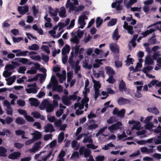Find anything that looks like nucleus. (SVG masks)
Listing matches in <instances>:
<instances>
[{
    "label": "nucleus",
    "mask_w": 161,
    "mask_h": 161,
    "mask_svg": "<svg viewBox=\"0 0 161 161\" xmlns=\"http://www.w3.org/2000/svg\"><path fill=\"white\" fill-rule=\"evenodd\" d=\"M87 16L85 14L80 16L78 19V28L83 29L86 24L85 20L87 19Z\"/></svg>",
    "instance_id": "nucleus-4"
},
{
    "label": "nucleus",
    "mask_w": 161,
    "mask_h": 161,
    "mask_svg": "<svg viewBox=\"0 0 161 161\" xmlns=\"http://www.w3.org/2000/svg\"><path fill=\"white\" fill-rule=\"evenodd\" d=\"M146 123L145 128L146 129L150 130L153 127V124L152 122H148Z\"/></svg>",
    "instance_id": "nucleus-59"
},
{
    "label": "nucleus",
    "mask_w": 161,
    "mask_h": 161,
    "mask_svg": "<svg viewBox=\"0 0 161 161\" xmlns=\"http://www.w3.org/2000/svg\"><path fill=\"white\" fill-rule=\"evenodd\" d=\"M42 105L44 108H46V110L47 112H51L54 110V108L53 105L50 103L47 100H44L42 102Z\"/></svg>",
    "instance_id": "nucleus-6"
},
{
    "label": "nucleus",
    "mask_w": 161,
    "mask_h": 161,
    "mask_svg": "<svg viewBox=\"0 0 161 161\" xmlns=\"http://www.w3.org/2000/svg\"><path fill=\"white\" fill-rule=\"evenodd\" d=\"M47 74L46 73L44 74H38L36 76L32 78L28 79L27 81L28 82H31L33 81L36 80L38 77H39L41 82H43L46 77Z\"/></svg>",
    "instance_id": "nucleus-10"
},
{
    "label": "nucleus",
    "mask_w": 161,
    "mask_h": 161,
    "mask_svg": "<svg viewBox=\"0 0 161 161\" xmlns=\"http://www.w3.org/2000/svg\"><path fill=\"white\" fill-rule=\"evenodd\" d=\"M58 81L56 79L55 76L52 75L49 84L47 85V87L48 89H50L53 86V91H58L59 92H61L63 91V88L61 85H58Z\"/></svg>",
    "instance_id": "nucleus-2"
},
{
    "label": "nucleus",
    "mask_w": 161,
    "mask_h": 161,
    "mask_svg": "<svg viewBox=\"0 0 161 161\" xmlns=\"http://www.w3.org/2000/svg\"><path fill=\"white\" fill-rule=\"evenodd\" d=\"M26 69V67L24 66H20L19 67L18 71L19 73L24 74Z\"/></svg>",
    "instance_id": "nucleus-62"
},
{
    "label": "nucleus",
    "mask_w": 161,
    "mask_h": 161,
    "mask_svg": "<svg viewBox=\"0 0 161 161\" xmlns=\"http://www.w3.org/2000/svg\"><path fill=\"white\" fill-rule=\"evenodd\" d=\"M21 153L19 152H14L8 155V158L11 159H15L19 157Z\"/></svg>",
    "instance_id": "nucleus-19"
},
{
    "label": "nucleus",
    "mask_w": 161,
    "mask_h": 161,
    "mask_svg": "<svg viewBox=\"0 0 161 161\" xmlns=\"http://www.w3.org/2000/svg\"><path fill=\"white\" fill-rule=\"evenodd\" d=\"M137 0H130L127 3L125 4V5L127 8H130L134 3L136 2Z\"/></svg>",
    "instance_id": "nucleus-42"
},
{
    "label": "nucleus",
    "mask_w": 161,
    "mask_h": 161,
    "mask_svg": "<svg viewBox=\"0 0 161 161\" xmlns=\"http://www.w3.org/2000/svg\"><path fill=\"white\" fill-rule=\"evenodd\" d=\"M125 87H126L125 83L123 80H122L120 81L119 85V90L120 91H122V89H124Z\"/></svg>",
    "instance_id": "nucleus-41"
},
{
    "label": "nucleus",
    "mask_w": 161,
    "mask_h": 161,
    "mask_svg": "<svg viewBox=\"0 0 161 161\" xmlns=\"http://www.w3.org/2000/svg\"><path fill=\"white\" fill-rule=\"evenodd\" d=\"M94 75L95 77L98 78L99 77L102 76L103 77H104V72L103 71H100L98 73H94Z\"/></svg>",
    "instance_id": "nucleus-45"
},
{
    "label": "nucleus",
    "mask_w": 161,
    "mask_h": 161,
    "mask_svg": "<svg viewBox=\"0 0 161 161\" xmlns=\"http://www.w3.org/2000/svg\"><path fill=\"white\" fill-rule=\"evenodd\" d=\"M89 101V99L87 97L85 96L84 98L81 100L80 103H75L74 106V108L75 109L77 107H78L79 109H77L75 113L77 115H79L83 114V111L81 110V109L84 108L85 106L86 109L85 111L86 110V109L88 108V103Z\"/></svg>",
    "instance_id": "nucleus-1"
},
{
    "label": "nucleus",
    "mask_w": 161,
    "mask_h": 161,
    "mask_svg": "<svg viewBox=\"0 0 161 161\" xmlns=\"http://www.w3.org/2000/svg\"><path fill=\"white\" fill-rule=\"evenodd\" d=\"M49 13L50 16L51 17L56 16L57 15V13L59 11V9L58 8H55L54 9L51 7H48Z\"/></svg>",
    "instance_id": "nucleus-18"
},
{
    "label": "nucleus",
    "mask_w": 161,
    "mask_h": 161,
    "mask_svg": "<svg viewBox=\"0 0 161 161\" xmlns=\"http://www.w3.org/2000/svg\"><path fill=\"white\" fill-rule=\"evenodd\" d=\"M31 134L33 136V138L35 140L40 139L42 135L40 132L36 130H34L33 132L31 133Z\"/></svg>",
    "instance_id": "nucleus-15"
},
{
    "label": "nucleus",
    "mask_w": 161,
    "mask_h": 161,
    "mask_svg": "<svg viewBox=\"0 0 161 161\" xmlns=\"http://www.w3.org/2000/svg\"><path fill=\"white\" fill-rule=\"evenodd\" d=\"M84 143L87 142H91V143L88 144L87 145V147L88 148H90L92 149H95L98 147V146H96L94 144L92 143L93 142H83Z\"/></svg>",
    "instance_id": "nucleus-35"
},
{
    "label": "nucleus",
    "mask_w": 161,
    "mask_h": 161,
    "mask_svg": "<svg viewBox=\"0 0 161 161\" xmlns=\"http://www.w3.org/2000/svg\"><path fill=\"white\" fill-rule=\"evenodd\" d=\"M114 145L111 142H110L108 144L104 146V147H103L102 149L105 150H107L109 149L110 147H114Z\"/></svg>",
    "instance_id": "nucleus-54"
},
{
    "label": "nucleus",
    "mask_w": 161,
    "mask_h": 161,
    "mask_svg": "<svg viewBox=\"0 0 161 161\" xmlns=\"http://www.w3.org/2000/svg\"><path fill=\"white\" fill-rule=\"evenodd\" d=\"M56 75L59 78V82L61 83H62L64 80H66V75H62L58 73H56Z\"/></svg>",
    "instance_id": "nucleus-33"
},
{
    "label": "nucleus",
    "mask_w": 161,
    "mask_h": 161,
    "mask_svg": "<svg viewBox=\"0 0 161 161\" xmlns=\"http://www.w3.org/2000/svg\"><path fill=\"white\" fill-rule=\"evenodd\" d=\"M29 53L27 51H22L19 52V53L16 54V56H25L27 55V53Z\"/></svg>",
    "instance_id": "nucleus-43"
},
{
    "label": "nucleus",
    "mask_w": 161,
    "mask_h": 161,
    "mask_svg": "<svg viewBox=\"0 0 161 161\" xmlns=\"http://www.w3.org/2000/svg\"><path fill=\"white\" fill-rule=\"evenodd\" d=\"M84 140L83 141H91V136L89 134H84Z\"/></svg>",
    "instance_id": "nucleus-52"
},
{
    "label": "nucleus",
    "mask_w": 161,
    "mask_h": 161,
    "mask_svg": "<svg viewBox=\"0 0 161 161\" xmlns=\"http://www.w3.org/2000/svg\"><path fill=\"white\" fill-rule=\"evenodd\" d=\"M63 103L66 105H69L71 104V100L69 96H64L62 98Z\"/></svg>",
    "instance_id": "nucleus-20"
},
{
    "label": "nucleus",
    "mask_w": 161,
    "mask_h": 161,
    "mask_svg": "<svg viewBox=\"0 0 161 161\" xmlns=\"http://www.w3.org/2000/svg\"><path fill=\"white\" fill-rule=\"evenodd\" d=\"M5 68L6 70L11 71L14 68V66L12 65L7 64L6 65Z\"/></svg>",
    "instance_id": "nucleus-57"
},
{
    "label": "nucleus",
    "mask_w": 161,
    "mask_h": 161,
    "mask_svg": "<svg viewBox=\"0 0 161 161\" xmlns=\"http://www.w3.org/2000/svg\"><path fill=\"white\" fill-rule=\"evenodd\" d=\"M155 29H151L149 30H147L145 32L142 33V35H143V36H140L137 39V41L138 42H140V40L142 39V38L143 37H145L148 35L151 34L155 31Z\"/></svg>",
    "instance_id": "nucleus-14"
},
{
    "label": "nucleus",
    "mask_w": 161,
    "mask_h": 161,
    "mask_svg": "<svg viewBox=\"0 0 161 161\" xmlns=\"http://www.w3.org/2000/svg\"><path fill=\"white\" fill-rule=\"evenodd\" d=\"M66 7L67 8H69V12L75 11H80L83 10L84 7L82 5L79 6L77 8L75 7L73 4L70 2V0H67L66 4Z\"/></svg>",
    "instance_id": "nucleus-3"
},
{
    "label": "nucleus",
    "mask_w": 161,
    "mask_h": 161,
    "mask_svg": "<svg viewBox=\"0 0 161 161\" xmlns=\"http://www.w3.org/2000/svg\"><path fill=\"white\" fill-rule=\"evenodd\" d=\"M92 81L94 83V87L95 89V98L96 99L98 97L99 94V89L101 85L99 82L95 80L93 78Z\"/></svg>",
    "instance_id": "nucleus-7"
},
{
    "label": "nucleus",
    "mask_w": 161,
    "mask_h": 161,
    "mask_svg": "<svg viewBox=\"0 0 161 161\" xmlns=\"http://www.w3.org/2000/svg\"><path fill=\"white\" fill-rule=\"evenodd\" d=\"M118 34V31L117 28L114 31L112 35V37L113 40L117 41L120 37Z\"/></svg>",
    "instance_id": "nucleus-27"
},
{
    "label": "nucleus",
    "mask_w": 161,
    "mask_h": 161,
    "mask_svg": "<svg viewBox=\"0 0 161 161\" xmlns=\"http://www.w3.org/2000/svg\"><path fill=\"white\" fill-rule=\"evenodd\" d=\"M76 56L75 55L74 52H72L71 53V56L69 57V63L71 65H73L74 64V61L73 60V58Z\"/></svg>",
    "instance_id": "nucleus-48"
},
{
    "label": "nucleus",
    "mask_w": 161,
    "mask_h": 161,
    "mask_svg": "<svg viewBox=\"0 0 161 161\" xmlns=\"http://www.w3.org/2000/svg\"><path fill=\"white\" fill-rule=\"evenodd\" d=\"M42 142H37L30 149V152L31 153H35L37 151L40 147V145Z\"/></svg>",
    "instance_id": "nucleus-13"
},
{
    "label": "nucleus",
    "mask_w": 161,
    "mask_h": 161,
    "mask_svg": "<svg viewBox=\"0 0 161 161\" xmlns=\"http://www.w3.org/2000/svg\"><path fill=\"white\" fill-rule=\"evenodd\" d=\"M107 128V127L105 126L103 128L100 129V130L96 134V136H98L100 135H102L104 136H106V135H105L104 134L103 132Z\"/></svg>",
    "instance_id": "nucleus-49"
},
{
    "label": "nucleus",
    "mask_w": 161,
    "mask_h": 161,
    "mask_svg": "<svg viewBox=\"0 0 161 161\" xmlns=\"http://www.w3.org/2000/svg\"><path fill=\"white\" fill-rule=\"evenodd\" d=\"M70 50L69 46L66 44L65 45L62 50V53L63 55H66L67 53H69Z\"/></svg>",
    "instance_id": "nucleus-26"
},
{
    "label": "nucleus",
    "mask_w": 161,
    "mask_h": 161,
    "mask_svg": "<svg viewBox=\"0 0 161 161\" xmlns=\"http://www.w3.org/2000/svg\"><path fill=\"white\" fill-rule=\"evenodd\" d=\"M161 56V54L160 52L159 51L154 53L152 56V57L154 60H156L157 59L158 57H160Z\"/></svg>",
    "instance_id": "nucleus-60"
},
{
    "label": "nucleus",
    "mask_w": 161,
    "mask_h": 161,
    "mask_svg": "<svg viewBox=\"0 0 161 161\" xmlns=\"http://www.w3.org/2000/svg\"><path fill=\"white\" fill-rule=\"evenodd\" d=\"M29 100L30 102V104L31 105L37 106L39 104V102L38 101L34 98H31L29 99Z\"/></svg>",
    "instance_id": "nucleus-30"
},
{
    "label": "nucleus",
    "mask_w": 161,
    "mask_h": 161,
    "mask_svg": "<svg viewBox=\"0 0 161 161\" xmlns=\"http://www.w3.org/2000/svg\"><path fill=\"white\" fill-rule=\"evenodd\" d=\"M138 36L137 35H134L133 39L131 40V43L132 46L134 47H135L136 46V43L135 42V41L137 38Z\"/></svg>",
    "instance_id": "nucleus-56"
},
{
    "label": "nucleus",
    "mask_w": 161,
    "mask_h": 161,
    "mask_svg": "<svg viewBox=\"0 0 161 161\" xmlns=\"http://www.w3.org/2000/svg\"><path fill=\"white\" fill-rule=\"evenodd\" d=\"M117 22L116 19H112L107 24V25L108 26H111L115 25Z\"/></svg>",
    "instance_id": "nucleus-40"
},
{
    "label": "nucleus",
    "mask_w": 161,
    "mask_h": 161,
    "mask_svg": "<svg viewBox=\"0 0 161 161\" xmlns=\"http://www.w3.org/2000/svg\"><path fill=\"white\" fill-rule=\"evenodd\" d=\"M75 19H73L71 21L69 25L67 27V30H70L72 29L75 25Z\"/></svg>",
    "instance_id": "nucleus-53"
},
{
    "label": "nucleus",
    "mask_w": 161,
    "mask_h": 161,
    "mask_svg": "<svg viewBox=\"0 0 161 161\" xmlns=\"http://www.w3.org/2000/svg\"><path fill=\"white\" fill-rule=\"evenodd\" d=\"M122 125V123L120 122H118L108 127V130L111 133H114L115 131L121 128Z\"/></svg>",
    "instance_id": "nucleus-9"
},
{
    "label": "nucleus",
    "mask_w": 161,
    "mask_h": 161,
    "mask_svg": "<svg viewBox=\"0 0 161 161\" xmlns=\"http://www.w3.org/2000/svg\"><path fill=\"white\" fill-rule=\"evenodd\" d=\"M15 122L18 124L22 125L25 123V121L22 118H18L16 119Z\"/></svg>",
    "instance_id": "nucleus-44"
},
{
    "label": "nucleus",
    "mask_w": 161,
    "mask_h": 161,
    "mask_svg": "<svg viewBox=\"0 0 161 161\" xmlns=\"http://www.w3.org/2000/svg\"><path fill=\"white\" fill-rule=\"evenodd\" d=\"M106 73L109 75H112L114 74L115 71L110 66H107L105 68Z\"/></svg>",
    "instance_id": "nucleus-28"
},
{
    "label": "nucleus",
    "mask_w": 161,
    "mask_h": 161,
    "mask_svg": "<svg viewBox=\"0 0 161 161\" xmlns=\"http://www.w3.org/2000/svg\"><path fill=\"white\" fill-rule=\"evenodd\" d=\"M147 110L150 113H152L157 115L159 114V111L156 107H150L147 109Z\"/></svg>",
    "instance_id": "nucleus-25"
},
{
    "label": "nucleus",
    "mask_w": 161,
    "mask_h": 161,
    "mask_svg": "<svg viewBox=\"0 0 161 161\" xmlns=\"http://www.w3.org/2000/svg\"><path fill=\"white\" fill-rule=\"evenodd\" d=\"M39 46L36 44H33L28 47V49L32 50H38L39 49Z\"/></svg>",
    "instance_id": "nucleus-32"
},
{
    "label": "nucleus",
    "mask_w": 161,
    "mask_h": 161,
    "mask_svg": "<svg viewBox=\"0 0 161 161\" xmlns=\"http://www.w3.org/2000/svg\"><path fill=\"white\" fill-rule=\"evenodd\" d=\"M16 79V76L15 75H13L8 78L6 79V80L7 81V85H12L15 81Z\"/></svg>",
    "instance_id": "nucleus-24"
},
{
    "label": "nucleus",
    "mask_w": 161,
    "mask_h": 161,
    "mask_svg": "<svg viewBox=\"0 0 161 161\" xmlns=\"http://www.w3.org/2000/svg\"><path fill=\"white\" fill-rule=\"evenodd\" d=\"M84 34V32L80 31L79 30L77 31L76 35H75L70 40L74 43L78 44L79 43V39L81 38Z\"/></svg>",
    "instance_id": "nucleus-5"
},
{
    "label": "nucleus",
    "mask_w": 161,
    "mask_h": 161,
    "mask_svg": "<svg viewBox=\"0 0 161 161\" xmlns=\"http://www.w3.org/2000/svg\"><path fill=\"white\" fill-rule=\"evenodd\" d=\"M45 131L46 132H52L54 131L53 125L50 124H46L44 127Z\"/></svg>",
    "instance_id": "nucleus-21"
},
{
    "label": "nucleus",
    "mask_w": 161,
    "mask_h": 161,
    "mask_svg": "<svg viewBox=\"0 0 161 161\" xmlns=\"http://www.w3.org/2000/svg\"><path fill=\"white\" fill-rule=\"evenodd\" d=\"M7 149L3 147H0V157H6L7 156Z\"/></svg>",
    "instance_id": "nucleus-29"
},
{
    "label": "nucleus",
    "mask_w": 161,
    "mask_h": 161,
    "mask_svg": "<svg viewBox=\"0 0 161 161\" xmlns=\"http://www.w3.org/2000/svg\"><path fill=\"white\" fill-rule=\"evenodd\" d=\"M59 15L61 18H64L66 16V10L65 8L62 7H61L59 10Z\"/></svg>",
    "instance_id": "nucleus-22"
},
{
    "label": "nucleus",
    "mask_w": 161,
    "mask_h": 161,
    "mask_svg": "<svg viewBox=\"0 0 161 161\" xmlns=\"http://www.w3.org/2000/svg\"><path fill=\"white\" fill-rule=\"evenodd\" d=\"M25 90L28 93H36L37 92V89L36 87V84L27 85V88L25 89Z\"/></svg>",
    "instance_id": "nucleus-8"
},
{
    "label": "nucleus",
    "mask_w": 161,
    "mask_h": 161,
    "mask_svg": "<svg viewBox=\"0 0 161 161\" xmlns=\"http://www.w3.org/2000/svg\"><path fill=\"white\" fill-rule=\"evenodd\" d=\"M109 47L110 49L113 52L118 53H119V47L117 44L114 42H112L109 44Z\"/></svg>",
    "instance_id": "nucleus-11"
},
{
    "label": "nucleus",
    "mask_w": 161,
    "mask_h": 161,
    "mask_svg": "<svg viewBox=\"0 0 161 161\" xmlns=\"http://www.w3.org/2000/svg\"><path fill=\"white\" fill-rule=\"evenodd\" d=\"M15 60H17L19 62H21L24 64H27L28 62V60L24 58H15Z\"/></svg>",
    "instance_id": "nucleus-37"
},
{
    "label": "nucleus",
    "mask_w": 161,
    "mask_h": 161,
    "mask_svg": "<svg viewBox=\"0 0 161 161\" xmlns=\"http://www.w3.org/2000/svg\"><path fill=\"white\" fill-rule=\"evenodd\" d=\"M103 20L101 19L100 17H98L97 18L96 22V27L97 28L99 27L103 23Z\"/></svg>",
    "instance_id": "nucleus-46"
},
{
    "label": "nucleus",
    "mask_w": 161,
    "mask_h": 161,
    "mask_svg": "<svg viewBox=\"0 0 161 161\" xmlns=\"http://www.w3.org/2000/svg\"><path fill=\"white\" fill-rule=\"evenodd\" d=\"M91 151L89 149L86 148L84 153V156L85 158L88 157L91 154Z\"/></svg>",
    "instance_id": "nucleus-63"
},
{
    "label": "nucleus",
    "mask_w": 161,
    "mask_h": 161,
    "mask_svg": "<svg viewBox=\"0 0 161 161\" xmlns=\"http://www.w3.org/2000/svg\"><path fill=\"white\" fill-rule=\"evenodd\" d=\"M161 141V134L159 135L152 138L151 139L147 140L146 141Z\"/></svg>",
    "instance_id": "nucleus-38"
},
{
    "label": "nucleus",
    "mask_w": 161,
    "mask_h": 161,
    "mask_svg": "<svg viewBox=\"0 0 161 161\" xmlns=\"http://www.w3.org/2000/svg\"><path fill=\"white\" fill-rule=\"evenodd\" d=\"M118 102L119 104L122 105L129 103H130V101L128 99L121 97L118 99Z\"/></svg>",
    "instance_id": "nucleus-23"
},
{
    "label": "nucleus",
    "mask_w": 161,
    "mask_h": 161,
    "mask_svg": "<svg viewBox=\"0 0 161 161\" xmlns=\"http://www.w3.org/2000/svg\"><path fill=\"white\" fill-rule=\"evenodd\" d=\"M41 49L44 51L47 54H49L50 53L49 47L47 46L43 45L41 47Z\"/></svg>",
    "instance_id": "nucleus-51"
},
{
    "label": "nucleus",
    "mask_w": 161,
    "mask_h": 161,
    "mask_svg": "<svg viewBox=\"0 0 161 161\" xmlns=\"http://www.w3.org/2000/svg\"><path fill=\"white\" fill-rule=\"evenodd\" d=\"M123 1V0L116 1L112 4V7L113 8L116 7L117 11L121 10L122 7L120 4L122 3Z\"/></svg>",
    "instance_id": "nucleus-12"
},
{
    "label": "nucleus",
    "mask_w": 161,
    "mask_h": 161,
    "mask_svg": "<svg viewBox=\"0 0 161 161\" xmlns=\"http://www.w3.org/2000/svg\"><path fill=\"white\" fill-rule=\"evenodd\" d=\"M28 9L27 6H19L18 8V10L20 14L23 15L28 11Z\"/></svg>",
    "instance_id": "nucleus-16"
},
{
    "label": "nucleus",
    "mask_w": 161,
    "mask_h": 161,
    "mask_svg": "<svg viewBox=\"0 0 161 161\" xmlns=\"http://www.w3.org/2000/svg\"><path fill=\"white\" fill-rule=\"evenodd\" d=\"M31 115L34 118H39L40 117L41 115L40 113L36 111H35L32 113Z\"/></svg>",
    "instance_id": "nucleus-61"
},
{
    "label": "nucleus",
    "mask_w": 161,
    "mask_h": 161,
    "mask_svg": "<svg viewBox=\"0 0 161 161\" xmlns=\"http://www.w3.org/2000/svg\"><path fill=\"white\" fill-rule=\"evenodd\" d=\"M115 121V118L113 117H111L107 120V123L108 124H112Z\"/></svg>",
    "instance_id": "nucleus-64"
},
{
    "label": "nucleus",
    "mask_w": 161,
    "mask_h": 161,
    "mask_svg": "<svg viewBox=\"0 0 161 161\" xmlns=\"http://www.w3.org/2000/svg\"><path fill=\"white\" fill-rule=\"evenodd\" d=\"M36 72L37 70L36 68L32 67L30 70H28L26 71V73L31 75H33L36 73Z\"/></svg>",
    "instance_id": "nucleus-50"
},
{
    "label": "nucleus",
    "mask_w": 161,
    "mask_h": 161,
    "mask_svg": "<svg viewBox=\"0 0 161 161\" xmlns=\"http://www.w3.org/2000/svg\"><path fill=\"white\" fill-rule=\"evenodd\" d=\"M154 62L151 57L149 56H147L145 60V63L147 64H151Z\"/></svg>",
    "instance_id": "nucleus-31"
},
{
    "label": "nucleus",
    "mask_w": 161,
    "mask_h": 161,
    "mask_svg": "<svg viewBox=\"0 0 161 161\" xmlns=\"http://www.w3.org/2000/svg\"><path fill=\"white\" fill-rule=\"evenodd\" d=\"M77 44H76L75 47H73L72 48V52H74L75 55L76 56L77 55L78 53L79 52V47L80 46V45L78 46Z\"/></svg>",
    "instance_id": "nucleus-34"
},
{
    "label": "nucleus",
    "mask_w": 161,
    "mask_h": 161,
    "mask_svg": "<svg viewBox=\"0 0 161 161\" xmlns=\"http://www.w3.org/2000/svg\"><path fill=\"white\" fill-rule=\"evenodd\" d=\"M12 74V72L7 70L5 69L3 73V76L5 77H7L10 76Z\"/></svg>",
    "instance_id": "nucleus-58"
},
{
    "label": "nucleus",
    "mask_w": 161,
    "mask_h": 161,
    "mask_svg": "<svg viewBox=\"0 0 161 161\" xmlns=\"http://www.w3.org/2000/svg\"><path fill=\"white\" fill-rule=\"evenodd\" d=\"M153 67L152 66L148 65L145 67L142 70V71L143 72L146 74L147 72H149L150 70H152Z\"/></svg>",
    "instance_id": "nucleus-36"
},
{
    "label": "nucleus",
    "mask_w": 161,
    "mask_h": 161,
    "mask_svg": "<svg viewBox=\"0 0 161 161\" xmlns=\"http://www.w3.org/2000/svg\"><path fill=\"white\" fill-rule=\"evenodd\" d=\"M125 113V109H122L120 111H119L117 115L121 117H123L124 116Z\"/></svg>",
    "instance_id": "nucleus-55"
},
{
    "label": "nucleus",
    "mask_w": 161,
    "mask_h": 161,
    "mask_svg": "<svg viewBox=\"0 0 161 161\" xmlns=\"http://www.w3.org/2000/svg\"><path fill=\"white\" fill-rule=\"evenodd\" d=\"M123 27L125 29L128 31L129 34L131 35L133 34V27L130 25H128V23L126 21L124 22Z\"/></svg>",
    "instance_id": "nucleus-17"
},
{
    "label": "nucleus",
    "mask_w": 161,
    "mask_h": 161,
    "mask_svg": "<svg viewBox=\"0 0 161 161\" xmlns=\"http://www.w3.org/2000/svg\"><path fill=\"white\" fill-rule=\"evenodd\" d=\"M141 127L140 123L139 121H136L132 129H136L138 130L140 129Z\"/></svg>",
    "instance_id": "nucleus-47"
},
{
    "label": "nucleus",
    "mask_w": 161,
    "mask_h": 161,
    "mask_svg": "<svg viewBox=\"0 0 161 161\" xmlns=\"http://www.w3.org/2000/svg\"><path fill=\"white\" fill-rule=\"evenodd\" d=\"M71 144L72 147L75 150H78L80 146V144L78 143V142H72Z\"/></svg>",
    "instance_id": "nucleus-39"
}]
</instances>
